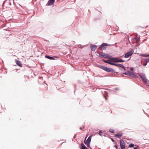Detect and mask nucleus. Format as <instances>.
I'll list each match as a JSON object with an SVG mask.
<instances>
[{
    "mask_svg": "<svg viewBox=\"0 0 149 149\" xmlns=\"http://www.w3.org/2000/svg\"><path fill=\"white\" fill-rule=\"evenodd\" d=\"M0 107H1V105L0 104Z\"/></svg>",
    "mask_w": 149,
    "mask_h": 149,
    "instance_id": "f704fd0d",
    "label": "nucleus"
},
{
    "mask_svg": "<svg viewBox=\"0 0 149 149\" xmlns=\"http://www.w3.org/2000/svg\"><path fill=\"white\" fill-rule=\"evenodd\" d=\"M133 149H139V147H137L136 148H135Z\"/></svg>",
    "mask_w": 149,
    "mask_h": 149,
    "instance_id": "c85d7f7f",
    "label": "nucleus"
},
{
    "mask_svg": "<svg viewBox=\"0 0 149 149\" xmlns=\"http://www.w3.org/2000/svg\"><path fill=\"white\" fill-rule=\"evenodd\" d=\"M43 78L42 77H39V80H38V82L40 83V80H43Z\"/></svg>",
    "mask_w": 149,
    "mask_h": 149,
    "instance_id": "b1692460",
    "label": "nucleus"
},
{
    "mask_svg": "<svg viewBox=\"0 0 149 149\" xmlns=\"http://www.w3.org/2000/svg\"><path fill=\"white\" fill-rule=\"evenodd\" d=\"M107 45L105 43H103L102 44V45H101L100 47L101 48H102L104 46H106Z\"/></svg>",
    "mask_w": 149,
    "mask_h": 149,
    "instance_id": "a211bd4d",
    "label": "nucleus"
},
{
    "mask_svg": "<svg viewBox=\"0 0 149 149\" xmlns=\"http://www.w3.org/2000/svg\"><path fill=\"white\" fill-rule=\"evenodd\" d=\"M45 57L46 58L50 60H53L54 59L53 57L47 56H46Z\"/></svg>",
    "mask_w": 149,
    "mask_h": 149,
    "instance_id": "dca6fc26",
    "label": "nucleus"
},
{
    "mask_svg": "<svg viewBox=\"0 0 149 149\" xmlns=\"http://www.w3.org/2000/svg\"><path fill=\"white\" fill-rule=\"evenodd\" d=\"M144 82L145 84H149V81L146 78L143 81Z\"/></svg>",
    "mask_w": 149,
    "mask_h": 149,
    "instance_id": "2eb2a0df",
    "label": "nucleus"
},
{
    "mask_svg": "<svg viewBox=\"0 0 149 149\" xmlns=\"http://www.w3.org/2000/svg\"><path fill=\"white\" fill-rule=\"evenodd\" d=\"M97 56L100 58L104 57L106 58H109V56L108 54L100 52H96Z\"/></svg>",
    "mask_w": 149,
    "mask_h": 149,
    "instance_id": "f257e3e1",
    "label": "nucleus"
},
{
    "mask_svg": "<svg viewBox=\"0 0 149 149\" xmlns=\"http://www.w3.org/2000/svg\"><path fill=\"white\" fill-rule=\"evenodd\" d=\"M99 67L100 68H101L102 70L107 72H112L113 71V70L112 69L107 68L103 65H100Z\"/></svg>",
    "mask_w": 149,
    "mask_h": 149,
    "instance_id": "f03ea898",
    "label": "nucleus"
},
{
    "mask_svg": "<svg viewBox=\"0 0 149 149\" xmlns=\"http://www.w3.org/2000/svg\"><path fill=\"white\" fill-rule=\"evenodd\" d=\"M129 76L134 78H136V75L134 73L131 72H130Z\"/></svg>",
    "mask_w": 149,
    "mask_h": 149,
    "instance_id": "ddd939ff",
    "label": "nucleus"
},
{
    "mask_svg": "<svg viewBox=\"0 0 149 149\" xmlns=\"http://www.w3.org/2000/svg\"><path fill=\"white\" fill-rule=\"evenodd\" d=\"M0 112H1V113L2 112V111H0Z\"/></svg>",
    "mask_w": 149,
    "mask_h": 149,
    "instance_id": "e433bc0d",
    "label": "nucleus"
},
{
    "mask_svg": "<svg viewBox=\"0 0 149 149\" xmlns=\"http://www.w3.org/2000/svg\"><path fill=\"white\" fill-rule=\"evenodd\" d=\"M105 49V48H103V49L104 50V49Z\"/></svg>",
    "mask_w": 149,
    "mask_h": 149,
    "instance_id": "c9c22d12",
    "label": "nucleus"
},
{
    "mask_svg": "<svg viewBox=\"0 0 149 149\" xmlns=\"http://www.w3.org/2000/svg\"><path fill=\"white\" fill-rule=\"evenodd\" d=\"M55 0H49L48 3V6H51L53 4L55 1Z\"/></svg>",
    "mask_w": 149,
    "mask_h": 149,
    "instance_id": "9b49d317",
    "label": "nucleus"
},
{
    "mask_svg": "<svg viewBox=\"0 0 149 149\" xmlns=\"http://www.w3.org/2000/svg\"><path fill=\"white\" fill-rule=\"evenodd\" d=\"M93 135H91L90 136H89L88 138V139L87 140L86 142L85 141H84V142L85 144H86L87 145V146L89 147V144L90 143L91 140V137Z\"/></svg>",
    "mask_w": 149,
    "mask_h": 149,
    "instance_id": "20e7f679",
    "label": "nucleus"
},
{
    "mask_svg": "<svg viewBox=\"0 0 149 149\" xmlns=\"http://www.w3.org/2000/svg\"><path fill=\"white\" fill-rule=\"evenodd\" d=\"M130 71H128L127 72H125V73H124V74H125V75H128L129 76L130 74Z\"/></svg>",
    "mask_w": 149,
    "mask_h": 149,
    "instance_id": "6ab92c4d",
    "label": "nucleus"
},
{
    "mask_svg": "<svg viewBox=\"0 0 149 149\" xmlns=\"http://www.w3.org/2000/svg\"><path fill=\"white\" fill-rule=\"evenodd\" d=\"M125 62V61L123 60L122 59H118V62Z\"/></svg>",
    "mask_w": 149,
    "mask_h": 149,
    "instance_id": "4be33fe9",
    "label": "nucleus"
},
{
    "mask_svg": "<svg viewBox=\"0 0 149 149\" xmlns=\"http://www.w3.org/2000/svg\"><path fill=\"white\" fill-rule=\"evenodd\" d=\"M115 147L116 149L118 148V146L117 145H115Z\"/></svg>",
    "mask_w": 149,
    "mask_h": 149,
    "instance_id": "c756f323",
    "label": "nucleus"
},
{
    "mask_svg": "<svg viewBox=\"0 0 149 149\" xmlns=\"http://www.w3.org/2000/svg\"><path fill=\"white\" fill-rule=\"evenodd\" d=\"M120 144L121 149H125V144L123 140H120Z\"/></svg>",
    "mask_w": 149,
    "mask_h": 149,
    "instance_id": "7ed1b4c3",
    "label": "nucleus"
},
{
    "mask_svg": "<svg viewBox=\"0 0 149 149\" xmlns=\"http://www.w3.org/2000/svg\"><path fill=\"white\" fill-rule=\"evenodd\" d=\"M123 134L122 132H119L118 134H115L114 136L120 138L121 137Z\"/></svg>",
    "mask_w": 149,
    "mask_h": 149,
    "instance_id": "1a4fd4ad",
    "label": "nucleus"
},
{
    "mask_svg": "<svg viewBox=\"0 0 149 149\" xmlns=\"http://www.w3.org/2000/svg\"><path fill=\"white\" fill-rule=\"evenodd\" d=\"M144 56V57H149V55H143V56Z\"/></svg>",
    "mask_w": 149,
    "mask_h": 149,
    "instance_id": "cd10ccee",
    "label": "nucleus"
},
{
    "mask_svg": "<svg viewBox=\"0 0 149 149\" xmlns=\"http://www.w3.org/2000/svg\"><path fill=\"white\" fill-rule=\"evenodd\" d=\"M103 61H104V62H105V63L109 64H110V65H111V62H110L109 61H107V60H103Z\"/></svg>",
    "mask_w": 149,
    "mask_h": 149,
    "instance_id": "f3484780",
    "label": "nucleus"
},
{
    "mask_svg": "<svg viewBox=\"0 0 149 149\" xmlns=\"http://www.w3.org/2000/svg\"><path fill=\"white\" fill-rule=\"evenodd\" d=\"M111 140H112V141L113 142H114V140L113 139H112Z\"/></svg>",
    "mask_w": 149,
    "mask_h": 149,
    "instance_id": "7c9ffc66",
    "label": "nucleus"
},
{
    "mask_svg": "<svg viewBox=\"0 0 149 149\" xmlns=\"http://www.w3.org/2000/svg\"><path fill=\"white\" fill-rule=\"evenodd\" d=\"M133 69V68H130V70H132Z\"/></svg>",
    "mask_w": 149,
    "mask_h": 149,
    "instance_id": "473e14b6",
    "label": "nucleus"
},
{
    "mask_svg": "<svg viewBox=\"0 0 149 149\" xmlns=\"http://www.w3.org/2000/svg\"><path fill=\"white\" fill-rule=\"evenodd\" d=\"M91 48L92 50L94 51L96 49L97 46L96 45H91Z\"/></svg>",
    "mask_w": 149,
    "mask_h": 149,
    "instance_id": "9d476101",
    "label": "nucleus"
},
{
    "mask_svg": "<svg viewBox=\"0 0 149 149\" xmlns=\"http://www.w3.org/2000/svg\"><path fill=\"white\" fill-rule=\"evenodd\" d=\"M134 51L132 50L130 52H127L125 55L124 57L125 58H128L130 56H131L132 54L133 53Z\"/></svg>",
    "mask_w": 149,
    "mask_h": 149,
    "instance_id": "423d86ee",
    "label": "nucleus"
},
{
    "mask_svg": "<svg viewBox=\"0 0 149 149\" xmlns=\"http://www.w3.org/2000/svg\"><path fill=\"white\" fill-rule=\"evenodd\" d=\"M84 126H82V127H80V129L81 130H82V129H84Z\"/></svg>",
    "mask_w": 149,
    "mask_h": 149,
    "instance_id": "bb28decb",
    "label": "nucleus"
},
{
    "mask_svg": "<svg viewBox=\"0 0 149 149\" xmlns=\"http://www.w3.org/2000/svg\"><path fill=\"white\" fill-rule=\"evenodd\" d=\"M15 62L20 67L22 66V64L21 62L19 60H16L15 61Z\"/></svg>",
    "mask_w": 149,
    "mask_h": 149,
    "instance_id": "f8f14e48",
    "label": "nucleus"
},
{
    "mask_svg": "<svg viewBox=\"0 0 149 149\" xmlns=\"http://www.w3.org/2000/svg\"><path fill=\"white\" fill-rule=\"evenodd\" d=\"M109 131L113 133H114V130L112 129H110L109 130Z\"/></svg>",
    "mask_w": 149,
    "mask_h": 149,
    "instance_id": "a878e982",
    "label": "nucleus"
},
{
    "mask_svg": "<svg viewBox=\"0 0 149 149\" xmlns=\"http://www.w3.org/2000/svg\"><path fill=\"white\" fill-rule=\"evenodd\" d=\"M110 60V61L112 62H118V59L117 58H113L109 56V58Z\"/></svg>",
    "mask_w": 149,
    "mask_h": 149,
    "instance_id": "0eeeda50",
    "label": "nucleus"
},
{
    "mask_svg": "<svg viewBox=\"0 0 149 149\" xmlns=\"http://www.w3.org/2000/svg\"><path fill=\"white\" fill-rule=\"evenodd\" d=\"M134 146V145L133 144H131L129 145L130 147H133Z\"/></svg>",
    "mask_w": 149,
    "mask_h": 149,
    "instance_id": "412c9836",
    "label": "nucleus"
},
{
    "mask_svg": "<svg viewBox=\"0 0 149 149\" xmlns=\"http://www.w3.org/2000/svg\"><path fill=\"white\" fill-rule=\"evenodd\" d=\"M105 99L106 100H107V98L106 97H105Z\"/></svg>",
    "mask_w": 149,
    "mask_h": 149,
    "instance_id": "72a5a7b5",
    "label": "nucleus"
},
{
    "mask_svg": "<svg viewBox=\"0 0 149 149\" xmlns=\"http://www.w3.org/2000/svg\"><path fill=\"white\" fill-rule=\"evenodd\" d=\"M88 136V135H87L86 137L85 138V140L86 139V138H87V136Z\"/></svg>",
    "mask_w": 149,
    "mask_h": 149,
    "instance_id": "2f4dec72",
    "label": "nucleus"
},
{
    "mask_svg": "<svg viewBox=\"0 0 149 149\" xmlns=\"http://www.w3.org/2000/svg\"><path fill=\"white\" fill-rule=\"evenodd\" d=\"M102 132L101 130H100L99 131L98 134L100 136H102Z\"/></svg>",
    "mask_w": 149,
    "mask_h": 149,
    "instance_id": "5701e85b",
    "label": "nucleus"
},
{
    "mask_svg": "<svg viewBox=\"0 0 149 149\" xmlns=\"http://www.w3.org/2000/svg\"><path fill=\"white\" fill-rule=\"evenodd\" d=\"M145 60L147 63L149 62V58H146Z\"/></svg>",
    "mask_w": 149,
    "mask_h": 149,
    "instance_id": "393cba45",
    "label": "nucleus"
},
{
    "mask_svg": "<svg viewBox=\"0 0 149 149\" xmlns=\"http://www.w3.org/2000/svg\"><path fill=\"white\" fill-rule=\"evenodd\" d=\"M81 149H88L87 148L83 143L81 144Z\"/></svg>",
    "mask_w": 149,
    "mask_h": 149,
    "instance_id": "4468645a",
    "label": "nucleus"
},
{
    "mask_svg": "<svg viewBox=\"0 0 149 149\" xmlns=\"http://www.w3.org/2000/svg\"><path fill=\"white\" fill-rule=\"evenodd\" d=\"M139 75L141 78L142 79L143 81L146 78L145 77V75L143 74H139Z\"/></svg>",
    "mask_w": 149,
    "mask_h": 149,
    "instance_id": "6e6552de",
    "label": "nucleus"
},
{
    "mask_svg": "<svg viewBox=\"0 0 149 149\" xmlns=\"http://www.w3.org/2000/svg\"><path fill=\"white\" fill-rule=\"evenodd\" d=\"M111 65H115L118 67H120L122 69H123L124 70H125V67L122 65L120 64H118V63H111Z\"/></svg>",
    "mask_w": 149,
    "mask_h": 149,
    "instance_id": "39448f33",
    "label": "nucleus"
},
{
    "mask_svg": "<svg viewBox=\"0 0 149 149\" xmlns=\"http://www.w3.org/2000/svg\"><path fill=\"white\" fill-rule=\"evenodd\" d=\"M147 64V63L146 61H145V60L144 61V62H143V66H145Z\"/></svg>",
    "mask_w": 149,
    "mask_h": 149,
    "instance_id": "aec40b11",
    "label": "nucleus"
}]
</instances>
